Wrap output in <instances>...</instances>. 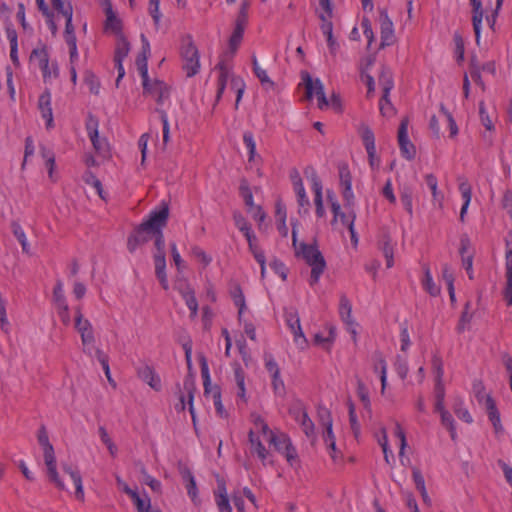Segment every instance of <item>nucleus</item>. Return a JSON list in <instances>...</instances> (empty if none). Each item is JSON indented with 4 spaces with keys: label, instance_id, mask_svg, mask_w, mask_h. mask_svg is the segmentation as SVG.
Listing matches in <instances>:
<instances>
[{
    "label": "nucleus",
    "instance_id": "f257e3e1",
    "mask_svg": "<svg viewBox=\"0 0 512 512\" xmlns=\"http://www.w3.org/2000/svg\"><path fill=\"white\" fill-rule=\"evenodd\" d=\"M251 421L253 428L250 429L248 434L250 450L253 455L258 457L263 465L267 463L270 453L262 443L260 439L261 436H263L277 452L285 457L291 467H297L299 465L297 450L286 433L270 429L265 419L257 413L251 414Z\"/></svg>",
    "mask_w": 512,
    "mask_h": 512
},
{
    "label": "nucleus",
    "instance_id": "f03ea898",
    "mask_svg": "<svg viewBox=\"0 0 512 512\" xmlns=\"http://www.w3.org/2000/svg\"><path fill=\"white\" fill-rule=\"evenodd\" d=\"M292 242L296 256L301 257L310 267L311 275L309 284L316 285L326 268V262L316 245L300 243L297 244V232L295 226L292 230Z\"/></svg>",
    "mask_w": 512,
    "mask_h": 512
},
{
    "label": "nucleus",
    "instance_id": "7ed1b4c3",
    "mask_svg": "<svg viewBox=\"0 0 512 512\" xmlns=\"http://www.w3.org/2000/svg\"><path fill=\"white\" fill-rule=\"evenodd\" d=\"M37 439L43 451L44 462L47 468V475L49 477V480L53 482L55 486L60 490H66L65 484L60 479L59 474L57 472V463L54 447L49 441V437L44 426H42L39 429Z\"/></svg>",
    "mask_w": 512,
    "mask_h": 512
},
{
    "label": "nucleus",
    "instance_id": "20e7f679",
    "mask_svg": "<svg viewBox=\"0 0 512 512\" xmlns=\"http://www.w3.org/2000/svg\"><path fill=\"white\" fill-rule=\"evenodd\" d=\"M216 69L219 71V76L217 80L215 102L218 103L220 101L227 83H229L230 89L236 93V106H238L245 90V83L243 79L239 76H234L231 74L229 67L224 61H220L217 64Z\"/></svg>",
    "mask_w": 512,
    "mask_h": 512
},
{
    "label": "nucleus",
    "instance_id": "39448f33",
    "mask_svg": "<svg viewBox=\"0 0 512 512\" xmlns=\"http://www.w3.org/2000/svg\"><path fill=\"white\" fill-rule=\"evenodd\" d=\"M196 392L195 380L192 376H186L183 380L182 387L178 386V403L175 404L177 412H182L188 405L189 412L192 417L193 424L196 423L195 409H194V396Z\"/></svg>",
    "mask_w": 512,
    "mask_h": 512
},
{
    "label": "nucleus",
    "instance_id": "423d86ee",
    "mask_svg": "<svg viewBox=\"0 0 512 512\" xmlns=\"http://www.w3.org/2000/svg\"><path fill=\"white\" fill-rule=\"evenodd\" d=\"M182 68L187 77L195 76L200 70V56L192 38L187 37L181 46Z\"/></svg>",
    "mask_w": 512,
    "mask_h": 512
},
{
    "label": "nucleus",
    "instance_id": "0eeeda50",
    "mask_svg": "<svg viewBox=\"0 0 512 512\" xmlns=\"http://www.w3.org/2000/svg\"><path fill=\"white\" fill-rule=\"evenodd\" d=\"M85 128L96 154L103 158L110 157L109 142L105 137H100L99 135L98 119L89 115L85 123Z\"/></svg>",
    "mask_w": 512,
    "mask_h": 512
},
{
    "label": "nucleus",
    "instance_id": "6e6552de",
    "mask_svg": "<svg viewBox=\"0 0 512 512\" xmlns=\"http://www.w3.org/2000/svg\"><path fill=\"white\" fill-rule=\"evenodd\" d=\"M75 328L80 334L83 352L91 355L92 347L95 343L94 330L91 322L88 319L83 318L80 308L76 309Z\"/></svg>",
    "mask_w": 512,
    "mask_h": 512
},
{
    "label": "nucleus",
    "instance_id": "1a4fd4ad",
    "mask_svg": "<svg viewBox=\"0 0 512 512\" xmlns=\"http://www.w3.org/2000/svg\"><path fill=\"white\" fill-rule=\"evenodd\" d=\"M305 175L310 182L311 190L314 194L313 202L315 205V214L317 218H325L326 211L323 202V185L320 177L318 176L315 169L310 168L305 171Z\"/></svg>",
    "mask_w": 512,
    "mask_h": 512
},
{
    "label": "nucleus",
    "instance_id": "9d476101",
    "mask_svg": "<svg viewBox=\"0 0 512 512\" xmlns=\"http://www.w3.org/2000/svg\"><path fill=\"white\" fill-rule=\"evenodd\" d=\"M303 84L305 85V96L311 100L314 96L317 98L318 107L325 109L329 106V101L324 93V87L320 79H313L308 73L302 76Z\"/></svg>",
    "mask_w": 512,
    "mask_h": 512
},
{
    "label": "nucleus",
    "instance_id": "9b49d317",
    "mask_svg": "<svg viewBox=\"0 0 512 512\" xmlns=\"http://www.w3.org/2000/svg\"><path fill=\"white\" fill-rule=\"evenodd\" d=\"M143 94L152 97L159 106L164 103L170 97V87L159 79L150 78L142 82Z\"/></svg>",
    "mask_w": 512,
    "mask_h": 512
},
{
    "label": "nucleus",
    "instance_id": "f8f14e48",
    "mask_svg": "<svg viewBox=\"0 0 512 512\" xmlns=\"http://www.w3.org/2000/svg\"><path fill=\"white\" fill-rule=\"evenodd\" d=\"M169 216L168 205H163L156 210H153L146 221L142 225V229L148 230L150 233L159 232L166 225Z\"/></svg>",
    "mask_w": 512,
    "mask_h": 512
},
{
    "label": "nucleus",
    "instance_id": "ddd939ff",
    "mask_svg": "<svg viewBox=\"0 0 512 512\" xmlns=\"http://www.w3.org/2000/svg\"><path fill=\"white\" fill-rule=\"evenodd\" d=\"M285 321L294 336V342L300 347L305 348L307 339L302 331L300 318L295 309H288L284 313Z\"/></svg>",
    "mask_w": 512,
    "mask_h": 512
},
{
    "label": "nucleus",
    "instance_id": "4468645a",
    "mask_svg": "<svg viewBox=\"0 0 512 512\" xmlns=\"http://www.w3.org/2000/svg\"><path fill=\"white\" fill-rule=\"evenodd\" d=\"M199 364L201 369V377L203 379L204 396L214 401L221 398V389L218 385H212L210 371L207 359L204 355H199Z\"/></svg>",
    "mask_w": 512,
    "mask_h": 512
},
{
    "label": "nucleus",
    "instance_id": "2eb2a0df",
    "mask_svg": "<svg viewBox=\"0 0 512 512\" xmlns=\"http://www.w3.org/2000/svg\"><path fill=\"white\" fill-rule=\"evenodd\" d=\"M408 124L409 121L407 118L401 120L398 129V143L402 156L407 160H412L416 155V149L408 137Z\"/></svg>",
    "mask_w": 512,
    "mask_h": 512
},
{
    "label": "nucleus",
    "instance_id": "dca6fc26",
    "mask_svg": "<svg viewBox=\"0 0 512 512\" xmlns=\"http://www.w3.org/2000/svg\"><path fill=\"white\" fill-rule=\"evenodd\" d=\"M291 180L293 183V189L296 194L297 203L299 206L298 213L299 215H306L309 213L310 200L307 196L303 181L297 171L294 172V175H291Z\"/></svg>",
    "mask_w": 512,
    "mask_h": 512
},
{
    "label": "nucleus",
    "instance_id": "f3484780",
    "mask_svg": "<svg viewBox=\"0 0 512 512\" xmlns=\"http://www.w3.org/2000/svg\"><path fill=\"white\" fill-rule=\"evenodd\" d=\"M339 315L342 321L346 325V329L349 333H351L353 340L357 339V324L352 318V304L346 295H341L339 301Z\"/></svg>",
    "mask_w": 512,
    "mask_h": 512
},
{
    "label": "nucleus",
    "instance_id": "a211bd4d",
    "mask_svg": "<svg viewBox=\"0 0 512 512\" xmlns=\"http://www.w3.org/2000/svg\"><path fill=\"white\" fill-rule=\"evenodd\" d=\"M339 181L345 206L351 207L354 204V193L352 190V176L347 165L339 166Z\"/></svg>",
    "mask_w": 512,
    "mask_h": 512
},
{
    "label": "nucleus",
    "instance_id": "6ab92c4d",
    "mask_svg": "<svg viewBox=\"0 0 512 512\" xmlns=\"http://www.w3.org/2000/svg\"><path fill=\"white\" fill-rule=\"evenodd\" d=\"M52 96L51 92L46 89L38 99V109L41 113L42 118L46 122V128L51 129L54 127V119H53V112H52Z\"/></svg>",
    "mask_w": 512,
    "mask_h": 512
},
{
    "label": "nucleus",
    "instance_id": "aec40b11",
    "mask_svg": "<svg viewBox=\"0 0 512 512\" xmlns=\"http://www.w3.org/2000/svg\"><path fill=\"white\" fill-rule=\"evenodd\" d=\"M381 43L380 47L390 46L395 42L394 25L386 12L380 13Z\"/></svg>",
    "mask_w": 512,
    "mask_h": 512
},
{
    "label": "nucleus",
    "instance_id": "412c9836",
    "mask_svg": "<svg viewBox=\"0 0 512 512\" xmlns=\"http://www.w3.org/2000/svg\"><path fill=\"white\" fill-rule=\"evenodd\" d=\"M234 371V381L236 385V398L237 404L243 403L246 404L248 402V397L246 395V383H245V372L240 366V364L235 363L233 365Z\"/></svg>",
    "mask_w": 512,
    "mask_h": 512
},
{
    "label": "nucleus",
    "instance_id": "4be33fe9",
    "mask_svg": "<svg viewBox=\"0 0 512 512\" xmlns=\"http://www.w3.org/2000/svg\"><path fill=\"white\" fill-rule=\"evenodd\" d=\"M137 376L147 383L153 390H161V379L152 366L144 365L139 367L137 369Z\"/></svg>",
    "mask_w": 512,
    "mask_h": 512
},
{
    "label": "nucleus",
    "instance_id": "5701e85b",
    "mask_svg": "<svg viewBox=\"0 0 512 512\" xmlns=\"http://www.w3.org/2000/svg\"><path fill=\"white\" fill-rule=\"evenodd\" d=\"M295 420L299 423L302 431L309 438L315 436V426L305 409L299 408L293 411Z\"/></svg>",
    "mask_w": 512,
    "mask_h": 512
},
{
    "label": "nucleus",
    "instance_id": "b1692460",
    "mask_svg": "<svg viewBox=\"0 0 512 512\" xmlns=\"http://www.w3.org/2000/svg\"><path fill=\"white\" fill-rule=\"evenodd\" d=\"M322 437L331 459L334 462H337L339 459H341V453L337 450L336 447V438L333 432V425L324 427Z\"/></svg>",
    "mask_w": 512,
    "mask_h": 512
},
{
    "label": "nucleus",
    "instance_id": "393cba45",
    "mask_svg": "<svg viewBox=\"0 0 512 512\" xmlns=\"http://www.w3.org/2000/svg\"><path fill=\"white\" fill-rule=\"evenodd\" d=\"M425 183L431 191L433 206L441 209L443 207L444 195L438 189V180L434 174H426Z\"/></svg>",
    "mask_w": 512,
    "mask_h": 512
},
{
    "label": "nucleus",
    "instance_id": "a878e982",
    "mask_svg": "<svg viewBox=\"0 0 512 512\" xmlns=\"http://www.w3.org/2000/svg\"><path fill=\"white\" fill-rule=\"evenodd\" d=\"M155 274L161 286L167 290L169 288L167 274H166V258L165 254L155 253L154 255Z\"/></svg>",
    "mask_w": 512,
    "mask_h": 512
},
{
    "label": "nucleus",
    "instance_id": "bb28decb",
    "mask_svg": "<svg viewBox=\"0 0 512 512\" xmlns=\"http://www.w3.org/2000/svg\"><path fill=\"white\" fill-rule=\"evenodd\" d=\"M148 234H151L146 229H142V225H140L137 230L128 237L127 248L133 253L137 250L139 246L146 243L149 240Z\"/></svg>",
    "mask_w": 512,
    "mask_h": 512
},
{
    "label": "nucleus",
    "instance_id": "cd10ccee",
    "mask_svg": "<svg viewBox=\"0 0 512 512\" xmlns=\"http://www.w3.org/2000/svg\"><path fill=\"white\" fill-rule=\"evenodd\" d=\"M424 275L421 280L423 289L432 297H437L441 293V288L433 280L430 268L426 265L423 267Z\"/></svg>",
    "mask_w": 512,
    "mask_h": 512
},
{
    "label": "nucleus",
    "instance_id": "c85d7f7f",
    "mask_svg": "<svg viewBox=\"0 0 512 512\" xmlns=\"http://www.w3.org/2000/svg\"><path fill=\"white\" fill-rule=\"evenodd\" d=\"M106 12V21H105V31H110L117 35L118 37L122 34V23L121 20L115 15L111 6H108L105 10Z\"/></svg>",
    "mask_w": 512,
    "mask_h": 512
},
{
    "label": "nucleus",
    "instance_id": "c756f323",
    "mask_svg": "<svg viewBox=\"0 0 512 512\" xmlns=\"http://www.w3.org/2000/svg\"><path fill=\"white\" fill-rule=\"evenodd\" d=\"M485 407L488 413L489 420L494 426L496 432L502 430L500 414L496 407V403L491 395H485Z\"/></svg>",
    "mask_w": 512,
    "mask_h": 512
},
{
    "label": "nucleus",
    "instance_id": "7c9ffc66",
    "mask_svg": "<svg viewBox=\"0 0 512 512\" xmlns=\"http://www.w3.org/2000/svg\"><path fill=\"white\" fill-rule=\"evenodd\" d=\"M63 471L70 476L75 485V497L80 501H84L83 481L79 471L72 469L69 465H63Z\"/></svg>",
    "mask_w": 512,
    "mask_h": 512
},
{
    "label": "nucleus",
    "instance_id": "2f4dec72",
    "mask_svg": "<svg viewBox=\"0 0 512 512\" xmlns=\"http://www.w3.org/2000/svg\"><path fill=\"white\" fill-rule=\"evenodd\" d=\"M471 5L473 7V29L475 32L476 37V43L477 45L480 44V36H481V25H482V19H483V11H482V3L481 0H478V5L476 2H471Z\"/></svg>",
    "mask_w": 512,
    "mask_h": 512
},
{
    "label": "nucleus",
    "instance_id": "473e14b6",
    "mask_svg": "<svg viewBox=\"0 0 512 512\" xmlns=\"http://www.w3.org/2000/svg\"><path fill=\"white\" fill-rule=\"evenodd\" d=\"M126 494L133 500L138 512H153L151 500L147 495L141 497L136 490H128Z\"/></svg>",
    "mask_w": 512,
    "mask_h": 512
},
{
    "label": "nucleus",
    "instance_id": "72a5a7b5",
    "mask_svg": "<svg viewBox=\"0 0 512 512\" xmlns=\"http://www.w3.org/2000/svg\"><path fill=\"white\" fill-rule=\"evenodd\" d=\"M36 4H37L39 11L46 18V23H47L49 30L51 31L52 35L55 36L58 32V27L54 20V13L49 9L45 0H36Z\"/></svg>",
    "mask_w": 512,
    "mask_h": 512
},
{
    "label": "nucleus",
    "instance_id": "f704fd0d",
    "mask_svg": "<svg viewBox=\"0 0 512 512\" xmlns=\"http://www.w3.org/2000/svg\"><path fill=\"white\" fill-rule=\"evenodd\" d=\"M215 500L218 506L219 512H232V508L229 503L227 491L224 483L218 485L217 491L215 492Z\"/></svg>",
    "mask_w": 512,
    "mask_h": 512
},
{
    "label": "nucleus",
    "instance_id": "c9c22d12",
    "mask_svg": "<svg viewBox=\"0 0 512 512\" xmlns=\"http://www.w3.org/2000/svg\"><path fill=\"white\" fill-rule=\"evenodd\" d=\"M459 191L461 193V197L463 199V205L460 211V220L464 221L465 214L467 213V209L470 205L472 198V188L467 181H462L459 184Z\"/></svg>",
    "mask_w": 512,
    "mask_h": 512
},
{
    "label": "nucleus",
    "instance_id": "e433bc0d",
    "mask_svg": "<svg viewBox=\"0 0 512 512\" xmlns=\"http://www.w3.org/2000/svg\"><path fill=\"white\" fill-rule=\"evenodd\" d=\"M180 293H181L187 307L190 310L191 318H195L198 314V301L195 297L194 291L190 287H187L185 289H182L180 291Z\"/></svg>",
    "mask_w": 512,
    "mask_h": 512
},
{
    "label": "nucleus",
    "instance_id": "4c0bfd02",
    "mask_svg": "<svg viewBox=\"0 0 512 512\" xmlns=\"http://www.w3.org/2000/svg\"><path fill=\"white\" fill-rule=\"evenodd\" d=\"M130 52V43L123 36L120 35L117 39L115 48L114 62H123Z\"/></svg>",
    "mask_w": 512,
    "mask_h": 512
},
{
    "label": "nucleus",
    "instance_id": "58836bf2",
    "mask_svg": "<svg viewBox=\"0 0 512 512\" xmlns=\"http://www.w3.org/2000/svg\"><path fill=\"white\" fill-rule=\"evenodd\" d=\"M453 411H454L455 415L460 420L464 421L465 423L470 424L473 422V418H472L470 412L468 411V409L465 407L464 401L462 398L457 397L454 399Z\"/></svg>",
    "mask_w": 512,
    "mask_h": 512
},
{
    "label": "nucleus",
    "instance_id": "ea45409f",
    "mask_svg": "<svg viewBox=\"0 0 512 512\" xmlns=\"http://www.w3.org/2000/svg\"><path fill=\"white\" fill-rule=\"evenodd\" d=\"M378 81L379 85L382 87L383 94L389 96L390 91L394 87V81L391 70L386 67H383L379 75Z\"/></svg>",
    "mask_w": 512,
    "mask_h": 512
},
{
    "label": "nucleus",
    "instance_id": "a19ab883",
    "mask_svg": "<svg viewBox=\"0 0 512 512\" xmlns=\"http://www.w3.org/2000/svg\"><path fill=\"white\" fill-rule=\"evenodd\" d=\"M252 65H253L254 74L259 79L260 83L263 86H266L267 88H273L274 82L268 76L267 71L259 66L255 55L252 56Z\"/></svg>",
    "mask_w": 512,
    "mask_h": 512
},
{
    "label": "nucleus",
    "instance_id": "79ce46f5",
    "mask_svg": "<svg viewBox=\"0 0 512 512\" xmlns=\"http://www.w3.org/2000/svg\"><path fill=\"white\" fill-rule=\"evenodd\" d=\"M30 59L36 63L39 68H47V62H49V53L45 46L33 49Z\"/></svg>",
    "mask_w": 512,
    "mask_h": 512
},
{
    "label": "nucleus",
    "instance_id": "37998d69",
    "mask_svg": "<svg viewBox=\"0 0 512 512\" xmlns=\"http://www.w3.org/2000/svg\"><path fill=\"white\" fill-rule=\"evenodd\" d=\"M359 135L362 139L363 145L366 150L376 148L375 145V136L370 127L365 124H362L358 129Z\"/></svg>",
    "mask_w": 512,
    "mask_h": 512
},
{
    "label": "nucleus",
    "instance_id": "c03bdc74",
    "mask_svg": "<svg viewBox=\"0 0 512 512\" xmlns=\"http://www.w3.org/2000/svg\"><path fill=\"white\" fill-rule=\"evenodd\" d=\"M336 337V331L334 327H329L327 335H323L322 333H316L314 335V343L316 345L322 346L323 348L329 350L331 344L334 342Z\"/></svg>",
    "mask_w": 512,
    "mask_h": 512
},
{
    "label": "nucleus",
    "instance_id": "a18cd8bd",
    "mask_svg": "<svg viewBox=\"0 0 512 512\" xmlns=\"http://www.w3.org/2000/svg\"><path fill=\"white\" fill-rule=\"evenodd\" d=\"M95 355H96L97 360L99 361V363L101 364V366H102V368L104 370L105 376H106L109 384L113 388H116L117 384H116L115 380L111 376L108 356L102 350H100L99 348L95 349Z\"/></svg>",
    "mask_w": 512,
    "mask_h": 512
},
{
    "label": "nucleus",
    "instance_id": "49530a36",
    "mask_svg": "<svg viewBox=\"0 0 512 512\" xmlns=\"http://www.w3.org/2000/svg\"><path fill=\"white\" fill-rule=\"evenodd\" d=\"M436 412L440 414L441 423L450 432L451 439L455 440L457 438V432L453 416L445 408H443V410H437Z\"/></svg>",
    "mask_w": 512,
    "mask_h": 512
},
{
    "label": "nucleus",
    "instance_id": "de8ad7c7",
    "mask_svg": "<svg viewBox=\"0 0 512 512\" xmlns=\"http://www.w3.org/2000/svg\"><path fill=\"white\" fill-rule=\"evenodd\" d=\"M52 7L58 14L73 17V7L70 0H51Z\"/></svg>",
    "mask_w": 512,
    "mask_h": 512
},
{
    "label": "nucleus",
    "instance_id": "09e8293b",
    "mask_svg": "<svg viewBox=\"0 0 512 512\" xmlns=\"http://www.w3.org/2000/svg\"><path fill=\"white\" fill-rule=\"evenodd\" d=\"M183 478L186 481V489L187 494L191 498L193 502H196L197 495H198V489L195 481V477L193 476L192 472L189 470H186L183 473Z\"/></svg>",
    "mask_w": 512,
    "mask_h": 512
},
{
    "label": "nucleus",
    "instance_id": "8fccbe9b",
    "mask_svg": "<svg viewBox=\"0 0 512 512\" xmlns=\"http://www.w3.org/2000/svg\"><path fill=\"white\" fill-rule=\"evenodd\" d=\"M400 201L407 211V213L412 216L413 215V192L410 187H403L400 190Z\"/></svg>",
    "mask_w": 512,
    "mask_h": 512
},
{
    "label": "nucleus",
    "instance_id": "3c124183",
    "mask_svg": "<svg viewBox=\"0 0 512 512\" xmlns=\"http://www.w3.org/2000/svg\"><path fill=\"white\" fill-rule=\"evenodd\" d=\"M232 299L235 306L238 308V319L239 321H242V316L246 310V302L245 296L239 286L232 292Z\"/></svg>",
    "mask_w": 512,
    "mask_h": 512
},
{
    "label": "nucleus",
    "instance_id": "603ef678",
    "mask_svg": "<svg viewBox=\"0 0 512 512\" xmlns=\"http://www.w3.org/2000/svg\"><path fill=\"white\" fill-rule=\"evenodd\" d=\"M245 27L236 25L234 27L233 33L229 39V48L232 51V53H235L243 39Z\"/></svg>",
    "mask_w": 512,
    "mask_h": 512
},
{
    "label": "nucleus",
    "instance_id": "864d4df0",
    "mask_svg": "<svg viewBox=\"0 0 512 512\" xmlns=\"http://www.w3.org/2000/svg\"><path fill=\"white\" fill-rule=\"evenodd\" d=\"M243 143L248 150V160L251 162L256 157V142L251 131H245L243 133Z\"/></svg>",
    "mask_w": 512,
    "mask_h": 512
},
{
    "label": "nucleus",
    "instance_id": "5fc2aeb1",
    "mask_svg": "<svg viewBox=\"0 0 512 512\" xmlns=\"http://www.w3.org/2000/svg\"><path fill=\"white\" fill-rule=\"evenodd\" d=\"M326 197L333 213L331 224L334 225L338 222V214H340V203L337 200L336 194L332 190L328 189L326 191Z\"/></svg>",
    "mask_w": 512,
    "mask_h": 512
},
{
    "label": "nucleus",
    "instance_id": "6e6d98bb",
    "mask_svg": "<svg viewBox=\"0 0 512 512\" xmlns=\"http://www.w3.org/2000/svg\"><path fill=\"white\" fill-rule=\"evenodd\" d=\"M12 231L16 239L21 244L22 250L25 253L29 252V243L26 237V234L23 230V228L20 226L19 223L13 222L12 223Z\"/></svg>",
    "mask_w": 512,
    "mask_h": 512
},
{
    "label": "nucleus",
    "instance_id": "4d7b16f0",
    "mask_svg": "<svg viewBox=\"0 0 512 512\" xmlns=\"http://www.w3.org/2000/svg\"><path fill=\"white\" fill-rule=\"evenodd\" d=\"M347 405H348L349 422H350L351 430H352L353 434L355 435V437H358L360 434V424L358 422V418L356 415L355 405L352 401H349Z\"/></svg>",
    "mask_w": 512,
    "mask_h": 512
},
{
    "label": "nucleus",
    "instance_id": "13d9d810",
    "mask_svg": "<svg viewBox=\"0 0 512 512\" xmlns=\"http://www.w3.org/2000/svg\"><path fill=\"white\" fill-rule=\"evenodd\" d=\"M469 307H470V303L467 302L465 304L463 312L461 313L459 322L456 327V330L458 333H463L468 328V325L471 322L472 315L469 313Z\"/></svg>",
    "mask_w": 512,
    "mask_h": 512
},
{
    "label": "nucleus",
    "instance_id": "bf43d9fd",
    "mask_svg": "<svg viewBox=\"0 0 512 512\" xmlns=\"http://www.w3.org/2000/svg\"><path fill=\"white\" fill-rule=\"evenodd\" d=\"M239 190H240V195L242 196V198H243V200L245 202V205L249 209L254 207L255 204H254L253 194H252V191H251L247 181L243 180L241 182Z\"/></svg>",
    "mask_w": 512,
    "mask_h": 512
},
{
    "label": "nucleus",
    "instance_id": "052dcab7",
    "mask_svg": "<svg viewBox=\"0 0 512 512\" xmlns=\"http://www.w3.org/2000/svg\"><path fill=\"white\" fill-rule=\"evenodd\" d=\"M379 109L384 117H392L395 114V108L386 94H383L379 101Z\"/></svg>",
    "mask_w": 512,
    "mask_h": 512
},
{
    "label": "nucleus",
    "instance_id": "680f3d73",
    "mask_svg": "<svg viewBox=\"0 0 512 512\" xmlns=\"http://www.w3.org/2000/svg\"><path fill=\"white\" fill-rule=\"evenodd\" d=\"M85 84L93 94H98L100 91V82L96 75L91 71H86L84 75Z\"/></svg>",
    "mask_w": 512,
    "mask_h": 512
},
{
    "label": "nucleus",
    "instance_id": "e2e57ef3",
    "mask_svg": "<svg viewBox=\"0 0 512 512\" xmlns=\"http://www.w3.org/2000/svg\"><path fill=\"white\" fill-rule=\"evenodd\" d=\"M243 235L248 242L249 251L252 253L253 257H256V255L259 253H264V251L258 245L257 238L252 230L247 231Z\"/></svg>",
    "mask_w": 512,
    "mask_h": 512
},
{
    "label": "nucleus",
    "instance_id": "0e129e2a",
    "mask_svg": "<svg viewBox=\"0 0 512 512\" xmlns=\"http://www.w3.org/2000/svg\"><path fill=\"white\" fill-rule=\"evenodd\" d=\"M445 400L444 383H435V411L443 410Z\"/></svg>",
    "mask_w": 512,
    "mask_h": 512
},
{
    "label": "nucleus",
    "instance_id": "69168bd1",
    "mask_svg": "<svg viewBox=\"0 0 512 512\" xmlns=\"http://www.w3.org/2000/svg\"><path fill=\"white\" fill-rule=\"evenodd\" d=\"M432 368L435 373V383H443L444 368L442 359L434 355L432 358Z\"/></svg>",
    "mask_w": 512,
    "mask_h": 512
},
{
    "label": "nucleus",
    "instance_id": "338daca9",
    "mask_svg": "<svg viewBox=\"0 0 512 512\" xmlns=\"http://www.w3.org/2000/svg\"><path fill=\"white\" fill-rule=\"evenodd\" d=\"M394 368L401 379H405L407 377L409 368L406 358L397 356L394 362Z\"/></svg>",
    "mask_w": 512,
    "mask_h": 512
},
{
    "label": "nucleus",
    "instance_id": "774afa93",
    "mask_svg": "<svg viewBox=\"0 0 512 512\" xmlns=\"http://www.w3.org/2000/svg\"><path fill=\"white\" fill-rule=\"evenodd\" d=\"M191 254L203 264L204 267H207L212 262V257L208 255L202 248L199 246H193L191 248Z\"/></svg>",
    "mask_w": 512,
    "mask_h": 512
}]
</instances>
